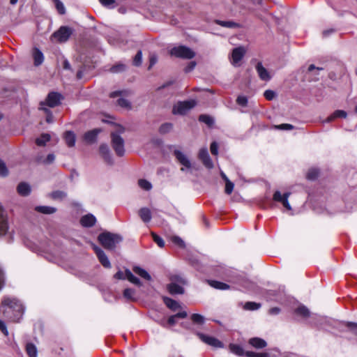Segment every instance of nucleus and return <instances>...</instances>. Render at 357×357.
Instances as JSON below:
<instances>
[{"mask_svg": "<svg viewBox=\"0 0 357 357\" xmlns=\"http://www.w3.org/2000/svg\"><path fill=\"white\" fill-rule=\"evenodd\" d=\"M0 311L6 318L17 322L22 317L24 307L17 298L6 296L1 300Z\"/></svg>", "mask_w": 357, "mask_h": 357, "instance_id": "1", "label": "nucleus"}, {"mask_svg": "<svg viewBox=\"0 0 357 357\" xmlns=\"http://www.w3.org/2000/svg\"><path fill=\"white\" fill-rule=\"evenodd\" d=\"M125 129L121 126H118L115 131L111 132V143L113 149L118 156H123L125 153L124 139L121 137Z\"/></svg>", "mask_w": 357, "mask_h": 357, "instance_id": "2", "label": "nucleus"}, {"mask_svg": "<svg viewBox=\"0 0 357 357\" xmlns=\"http://www.w3.org/2000/svg\"><path fill=\"white\" fill-rule=\"evenodd\" d=\"M98 241L105 249L114 250L122 241V237L119 234L103 232L98 236Z\"/></svg>", "mask_w": 357, "mask_h": 357, "instance_id": "3", "label": "nucleus"}, {"mask_svg": "<svg viewBox=\"0 0 357 357\" xmlns=\"http://www.w3.org/2000/svg\"><path fill=\"white\" fill-rule=\"evenodd\" d=\"M171 56L183 59H190L195 57V53L190 47L184 45L174 47L169 50Z\"/></svg>", "mask_w": 357, "mask_h": 357, "instance_id": "4", "label": "nucleus"}, {"mask_svg": "<svg viewBox=\"0 0 357 357\" xmlns=\"http://www.w3.org/2000/svg\"><path fill=\"white\" fill-rule=\"evenodd\" d=\"M196 105V101L194 100L178 102L173 107L172 112L174 114H185L190 109L193 108Z\"/></svg>", "mask_w": 357, "mask_h": 357, "instance_id": "5", "label": "nucleus"}, {"mask_svg": "<svg viewBox=\"0 0 357 357\" xmlns=\"http://www.w3.org/2000/svg\"><path fill=\"white\" fill-rule=\"evenodd\" d=\"M174 155L176 160L183 166L181 168V171L185 172L186 170H191L192 169V163L184 153L176 149L174 151Z\"/></svg>", "mask_w": 357, "mask_h": 357, "instance_id": "6", "label": "nucleus"}, {"mask_svg": "<svg viewBox=\"0 0 357 357\" xmlns=\"http://www.w3.org/2000/svg\"><path fill=\"white\" fill-rule=\"evenodd\" d=\"M73 33V29L68 26H61L58 31L54 32L52 35V38L60 43L66 42L71 34Z\"/></svg>", "mask_w": 357, "mask_h": 357, "instance_id": "7", "label": "nucleus"}, {"mask_svg": "<svg viewBox=\"0 0 357 357\" xmlns=\"http://www.w3.org/2000/svg\"><path fill=\"white\" fill-rule=\"evenodd\" d=\"M291 195L290 192H285L284 194L282 195L281 192L278 190L275 191L273 194V200L275 202H278L282 203L283 206L288 211L291 210V207L289 203L288 198L289 195Z\"/></svg>", "mask_w": 357, "mask_h": 357, "instance_id": "8", "label": "nucleus"}, {"mask_svg": "<svg viewBox=\"0 0 357 357\" xmlns=\"http://www.w3.org/2000/svg\"><path fill=\"white\" fill-rule=\"evenodd\" d=\"M197 335L202 342L210 346L215 348H221L223 347V344L214 337L206 335L201 333H197Z\"/></svg>", "mask_w": 357, "mask_h": 357, "instance_id": "9", "label": "nucleus"}, {"mask_svg": "<svg viewBox=\"0 0 357 357\" xmlns=\"http://www.w3.org/2000/svg\"><path fill=\"white\" fill-rule=\"evenodd\" d=\"M198 158L208 169H212L213 167V163L209 156L208 149L206 148H202L199 150Z\"/></svg>", "mask_w": 357, "mask_h": 357, "instance_id": "10", "label": "nucleus"}, {"mask_svg": "<svg viewBox=\"0 0 357 357\" xmlns=\"http://www.w3.org/2000/svg\"><path fill=\"white\" fill-rule=\"evenodd\" d=\"M62 96L56 92H51L46 98V105L50 107H54L60 104Z\"/></svg>", "mask_w": 357, "mask_h": 357, "instance_id": "11", "label": "nucleus"}, {"mask_svg": "<svg viewBox=\"0 0 357 357\" xmlns=\"http://www.w3.org/2000/svg\"><path fill=\"white\" fill-rule=\"evenodd\" d=\"M93 250L101 264L105 268H110L111 264L104 251L96 245H93Z\"/></svg>", "mask_w": 357, "mask_h": 357, "instance_id": "12", "label": "nucleus"}, {"mask_svg": "<svg viewBox=\"0 0 357 357\" xmlns=\"http://www.w3.org/2000/svg\"><path fill=\"white\" fill-rule=\"evenodd\" d=\"M187 316H188L187 312L185 311H182V312H178L174 315L170 316L168 318L167 324H165L163 321H161L160 324L163 327H166L167 324H168L169 326H174L176 324V323L177 322V320L178 319H184Z\"/></svg>", "mask_w": 357, "mask_h": 357, "instance_id": "13", "label": "nucleus"}, {"mask_svg": "<svg viewBox=\"0 0 357 357\" xmlns=\"http://www.w3.org/2000/svg\"><path fill=\"white\" fill-rule=\"evenodd\" d=\"M256 70L261 80L267 82L271 79L269 72L263 66L261 62L256 65Z\"/></svg>", "mask_w": 357, "mask_h": 357, "instance_id": "14", "label": "nucleus"}, {"mask_svg": "<svg viewBox=\"0 0 357 357\" xmlns=\"http://www.w3.org/2000/svg\"><path fill=\"white\" fill-rule=\"evenodd\" d=\"M99 151L102 157L105 160V162H107L109 165L113 164V160L110 153V150L107 144H101L99 148Z\"/></svg>", "mask_w": 357, "mask_h": 357, "instance_id": "15", "label": "nucleus"}, {"mask_svg": "<svg viewBox=\"0 0 357 357\" xmlns=\"http://www.w3.org/2000/svg\"><path fill=\"white\" fill-rule=\"evenodd\" d=\"M245 50L243 47H239L234 48L231 53V63L236 65L243 57Z\"/></svg>", "mask_w": 357, "mask_h": 357, "instance_id": "16", "label": "nucleus"}, {"mask_svg": "<svg viewBox=\"0 0 357 357\" xmlns=\"http://www.w3.org/2000/svg\"><path fill=\"white\" fill-rule=\"evenodd\" d=\"M96 222V217L91 214L89 213L84 216H82L80 219V224L84 227H91Z\"/></svg>", "mask_w": 357, "mask_h": 357, "instance_id": "17", "label": "nucleus"}, {"mask_svg": "<svg viewBox=\"0 0 357 357\" xmlns=\"http://www.w3.org/2000/svg\"><path fill=\"white\" fill-rule=\"evenodd\" d=\"M101 132L99 128H95L86 132L84 134V139L87 143H93L96 142L98 135Z\"/></svg>", "mask_w": 357, "mask_h": 357, "instance_id": "18", "label": "nucleus"}, {"mask_svg": "<svg viewBox=\"0 0 357 357\" xmlns=\"http://www.w3.org/2000/svg\"><path fill=\"white\" fill-rule=\"evenodd\" d=\"M138 215L144 223H148L151 220V210L146 207L140 208L138 211Z\"/></svg>", "mask_w": 357, "mask_h": 357, "instance_id": "19", "label": "nucleus"}, {"mask_svg": "<svg viewBox=\"0 0 357 357\" xmlns=\"http://www.w3.org/2000/svg\"><path fill=\"white\" fill-rule=\"evenodd\" d=\"M167 289L171 294H183L184 293L183 287L176 282H171L167 285Z\"/></svg>", "mask_w": 357, "mask_h": 357, "instance_id": "20", "label": "nucleus"}, {"mask_svg": "<svg viewBox=\"0 0 357 357\" xmlns=\"http://www.w3.org/2000/svg\"><path fill=\"white\" fill-rule=\"evenodd\" d=\"M347 116V114L344 110H335L332 114H331L324 121V123H330L337 118L345 119Z\"/></svg>", "mask_w": 357, "mask_h": 357, "instance_id": "21", "label": "nucleus"}, {"mask_svg": "<svg viewBox=\"0 0 357 357\" xmlns=\"http://www.w3.org/2000/svg\"><path fill=\"white\" fill-rule=\"evenodd\" d=\"M215 23L221 26L229 29H239L241 27V25L240 24L233 21H222L220 20H215Z\"/></svg>", "mask_w": 357, "mask_h": 357, "instance_id": "22", "label": "nucleus"}, {"mask_svg": "<svg viewBox=\"0 0 357 357\" xmlns=\"http://www.w3.org/2000/svg\"><path fill=\"white\" fill-rule=\"evenodd\" d=\"M249 344L257 349H262L266 347V342L259 337H252L249 340Z\"/></svg>", "mask_w": 357, "mask_h": 357, "instance_id": "23", "label": "nucleus"}, {"mask_svg": "<svg viewBox=\"0 0 357 357\" xmlns=\"http://www.w3.org/2000/svg\"><path fill=\"white\" fill-rule=\"evenodd\" d=\"M17 192L22 196H27L31 192L30 185L28 183H24V182L20 183L17 185Z\"/></svg>", "mask_w": 357, "mask_h": 357, "instance_id": "24", "label": "nucleus"}, {"mask_svg": "<svg viewBox=\"0 0 357 357\" xmlns=\"http://www.w3.org/2000/svg\"><path fill=\"white\" fill-rule=\"evenodd\" d=\"M163 301L165 304L167 305V307L172 310V311H176L181 307L180 304L177 301L170 298L164 297Z\"/></svg>", "mask_w": 357, "mask_h": 357, "instance_id": "25", "label": "nucleus"}, {"mask_svg": "<svg viewBox=\"0 0 357 357\" xmlns=\"http://www.w3.org/2000/svg\"><path fill=\"white\" fill-rule=\"evenodd\" d=\"M207 282L211 287L219 290H227L230 287L229 285L222 282L216 280H208Z\"/></svg>", "mask_w": 357, "mask_h": 357, "instance_id": "26", "label": "nucleus"}, {"mask_svg": "<svg viewBox=\"0 0 357 357\" xmlns=\"http://www.w3.org/2000/svg\"><path fill=\"white\" fill-rule=\"evenodd\" d=\"M64 139L69 147H73L75 144V135L72 131H66L64 133Z\"/></svg>", "mask_w": 357, "mask_h": 357, "instance_id": "27", "label": "nucleus"}, {"mask_svg": "<svg viewBox=\"0 0 357 357\" xmlns=\"http://www.w3.org/2000/svg\"><path fill=\"white\" fill-rule=\"evenodd\" d=\"M33 56L34 60V65L38 66L42 64L44 61L43 54L38 48H35L33 52Z\"/></svg>", "mask_w": 357, "mask_h": 357, "instance_id": "28", "label": "nucleus"}, {"mask_svg": "<svg viewBox=\"0 0 357 357\" xmlns=\"http://www.w3.org/2000/svg\"><path fill=\"white\" fill-rule=\"evenodd\" d=\"M125 275L126 278L132 284L141 287L142 285V283L141 282L140 280L135 276L132 272L129 269H126L125 271Z\"/></svg>", "mask_w": 357, "mask_h": 357, "instance_id": "29", "label": "nucleus"}, {"mask_svg": "<svg viewBox=\"0 0 357 357\" xmlns=\"http://www.w3.org/2000/svg\"><path fill=\"white\" fill-rule=\"evenodd\" d=\"M132 271L135 272V273L148 281L151 280V277L149 273L146 270L140 268L139 266H134Z\"/></svg>", "mask_w": 357, "mask_h": 357, "instance_id": "30", "label": "nucleus"}, {"mask_svg": "<svg viewBox=\"0 0 357 357\" xmlns=\"http://www.w3.org/2000/svg\"><path fill=\"white\" fill-rule=\"evenodd\" d=\"M294 312L297 315L301 316L303 318H307L310 315V312L308 308L303 305L296 308Z\"/></svg>", "mask_w": 357, "mask_h": 357, "instance_id": "31", "label": "nucleus"}, {"mask_svg": "<svg viewBox=\"0 0 357 357\" xmlns=\"http://www.w3.org/2000/svg\"><path fill=\"white\" fill-rule=\"evenodd\" d=\"M229 349L233 354L238 356H243L244 355L245 356L246 352L244 351L243 347L240 345L231 344L229 345Z\"/></svg>", "mask_w": 357, "mask_h": 357, "instance_id": "32", "label": "nucleus"}, {"mask_svg": "<svg viewBox=\"0 0 357 357\" xmlns=\"http://www.w3.org/2000/svg\"><path fill=\"white\" fill-rule=\"evenodd\" d=\"M36 211L44 214H52L56 211V208L52 206H36Z\"/></svg>", "mask_w": 357, "mask_h": 357, "instance_id": "33", "label": "nucleus"}, {"mask_svg": "<svg viewBox=\"0 0 357 357\" xmlns=\"http://www.w3.org/2000/svg\"><path fill=\"white\" fill-rule=\"evenodd\" d=\"M50 197L54 200L61 201L67 197V193L61 190H56L50 195Z\"/></svg>", "mask_w": 357, "mask_h": 357, "instance_id": "34", "label": "nucleus"}, {"mask_svg": "<svg viewBox=\"0 0 357 357\" xmlns=\"http://www.w3.org/2000/svg\"><path fill=\"white\" fill-rule=\"evenodd\" d=\"M50 138L51 137L49 134L44 133L36 139V143L38 146H45L50 140Z\"/></svg>", "mask_w": 357, "mask_h": 357, "instance_id": "35", "label": "nucleus"}, {"mask_svg": "<svg viewBox=\"0 0 357 357\" xmlns=\"http://www.w3.org/2000/svg\"><path fill=\"white\" fill-rule=\"evenodd\" d=\"M26 350L29 357H37V349L33 343H28Z\"/></svg>", "mask_w": 357, "mask_h": 357, "instance_id": "36", "label": "nucleus"}, {"mask_svg": "<svg viewBox=\"0 0 357 357\" xmlns=\"http://www.w3.org/2000/svg\"><path fill=\"white\" fill-rule=\"evenodd\" d=\"M135 291L130 288H127L123 291V297L128 301H135Z\"/></svg>", "mask_w": 357, "mask_h": 357, "instance_id": "37", "label": "nucleus"}, {"mask_svg": "<svg viewBox=\"0 0 357 357\" xmlns=\"http://www.w3.org/2000/svg\"><path fill=\"white\" fill-rule=\"evenodd\" d=\"M54 3L55 8L60 15H64L66 13V8L63 3L60 0H52Z\"/></svg>", "mask_w": 357, "mask_h": 357, "instance_id": "38", "label": "nucleus"}, {"mask_svg": "<svg viewBox=\"0 0 357 357\" xmlns=\"http://www.w3.org/2000/svg\"><path fill=\"white\" fill-rule=\"evenodd\" d=\"M319 174V171L318 169L311 168L309 169V171L307 174V178L308 180H311V181L315 180L318 177Z\"/></svg>", "mask_w": 357, "mask_h": 357, "instance_id": "39", "label": "nucleus"}, {"mask_svg": "<svg viewBox=\"0 0 357 357\" xmlns=\"http://www.w3.org/2000/svg\"><path fill=\"white\" fill-rule=\"evenodd\" d=\"M261 307L260 303H257L255 302H246L244 305V309L246 310H256L259 309Z\"/></svg>", "mask_w": 357, "mask_h": 357, "instance_id": "40", "label": "nucleus"}, {"mask_svg": "<svg viewBox=\"0 0 357 357\" xmlns=\"http://www.w3.org/2000/svg\"><path fill=\"white\" fill-rule=\"evenodd\" d=\"M191 320L194 324L202 325L204 323V317L199 314H192Z\"/></svg>", "mask_w": 357, "mask_h": 357, "instance_id": "41", "label": "nucleus"}, {"mask_svg": "<svg viewBox=\"0 0 357 357\" xmlns=\"http://www.w3.org/2000/svg\"><path fill=\"white\" fill-rule=\"evenodd\" d=\"M138 185L142 189L145 190H150L152 188L151 183L145 179H139Z\"/></svg>", "mask_w": 357, "mask_h": 357, "instance_id": "42", "label": "nucleus"}, {"mask_svg": "<svg viewBox=\"0 0 357 357\" xmlns=\"http://www.w3.org/2000/svg\"><path fill=\"white\" fill-rule=\"evenodd\" d=\"M199 120L208 126H211L214 123L213 118L206 114L200 115L199 117Z\"/></svg>", "mask_w": 357, "mask_h": 357, "instance_id": "43", "label": "nucleus"}, {"mask_svg": "<svg viewBox=\"0 0 357 357\" xmlns=\"http://www.w3.org/2000/svg\"><path fill=\"white\" fill-rule=\"evenodd\" d=\"M173 125L171 123H165L160 126L159 132L162 134H165L172 130Z\"/></svg>", "mask_w": 357, "mask_h": 357, "instance_id": "44", "label": "nucleus"}, {"mask_svg": "<svg viewBox=\"0 0 357 357\" xmlns=\"http://www.w3.org/2000/svg\"><path fill=\"white\" fill-rule=\"evenodd\" d=\"M126 68V65L123 63H118L111 67L110 71L113 73H118L124 71Z\"/></svg>", "mask_w": 357, "mask_h": 357, "instance_id": "45", "label": "nucleus"}, {"mask_svg": "<svg viewBox=\"0 0 357 357\" xmlns=\"http://www.w3.org/2000/svg\"><path fill=\"white\" fill-rule=\"evenodd\" d=\"M151 236L153 237V241L160 247V248H163L165 246V241H163V239L159 236L158 235H157L154 232H151Z\"/></svg>", "mask_w": 357, "mask_h": 357, "instance_id": "46", "label": "nucleus"}, {"mask_svg": "<svg viewBox=\"0 0 357 357\" xmlns=\"http://www.w3.org/2000/svg\"><path fill=\"white\" fill-rule=\"evenodd\" d=\"M142 62V53L141 50H139L133 59V65L135 66H141Z\"/></svg>", "mask_w": 357, "mask_h": 357, "instance_id": "47", "label": "nucleus"}, {"mask_svg": "<svg viewBox=\"0 0 357 357\" xmlns=\"http://www.w3.org/2000/svg\"><path fill=\"white\" fill-rule=\"evenodd\" d=\"M170 280H171V282H176V284H183V285L186 284L185 280L180 275H172V276H171Z\"/></svg>", "mask_w": 357, "mask_h": 357, "instance_id": "48", "label": "nucleus"}, {"mask_svg": "<svg viewBox=\"0 0 357 357\" xmlns=\"http://www.w3.org/2000/svg\"><path fill=\"white\" fill-rule=\"evenodd\" d=\"M245 356L247 357H269L268 353H255L253 351H246Z\"/></svg>", "mask_w": 357, "mask_h": 357, "instance_id": "49", "label": "nucleus"}, {"mask_svg": "<svg viewBox=\"0 0 357 357\" xmlns=\"http://www.w3.org/2000/svg\"><path fill=\"white\" fill-rule=\"evenodd\" d=\"M117 104L119 106H120L122 108H126V109L130 108V102L128 100H127L126 99H124L122 98H120L118 99Z\"/></svg>", "mask_w": 357, "mask_h": 357, "instance_id": "50", "label": "nucleus"}, {"mask_svg": "<svg viewBox=\"0 0 357 357\" xmlns=\"http://www.w3.org/2000/svg\"><path fill=\"white\" fill-rule=\"evenodd\" d=\"M236 102L238 105H239L242 107H245V106H247V104H248V98L246 96H238V98L236 99Z\"/></svg>", "mask_w": 357, "mask_h": 357, "instance_id": "51", "label": "nucleus"}, {"mask_svg": "<svg viewBox=\"0 0 357 357\" xmlns=\"http://www.w3.org/2000/svg\"><path fill=\"white\" fill-rule=\"evenodd\" d=\"M8 174V169L6 164L0 159V176H5Z\"/></svg>", "mask_w": 357, "mask_h": 357, "instance_id": "52", "label": "nucleus"}, {"mask_svg": "<svg viewBox=\"0 0 357 357\" xmlns=\"http://www.w3.org/2000/svg\"><path fill=\"white\" fill-rule=\"evenodd\" d=\"M346 326L350 331H351L354 335H357V324L348 322Z\"/></svg>", "mask_w": 357, "mask_h": 357, "instance_id": "53", "label": "nucleus"}, {"mask_svg": "<svg viewBox=\"0 0 357 357\" xmlns=\"http://www.w3.org/2000/svg\"><path fill=\"white\" fill-rule=\"evenodd\" d=\"M172 241L174 244L178 245L181 248H183L185 246V243H184L183 241L178 236H173L172 238Z\"/></svg>", "mask_w": 357, "mask_h": 357, "instance_id": "54", "label": "nucleus"}, {"mask_svg": "<svg viewBox=\"0 0 357 357\" xmlns=\"http://www.w3.org/2000/svg\"><path fill=\"white\" fill-rule=\"evenodd\" d=\"M225 183V193L229 195L232 192L234 185L230 181H227V182Z\"/></svg>", "mask_w": 357, "mask_h": 357, "instance_id": "55", "label": "nucleus"}, {"mask_svg": "<svg viewBox=\"0 0 357 357\" xmlns=\"http://www.w3.org/2000/svg\"><path fill=\"white\" fill-rule=\"evenodd\" d=\"M275 128L278 130H289L294 128V126L291 124L289 123H282L278 126H275Z\"/></svg>", "mask_w": 357, "mask_h": 357, "instance_id": "56", "label": "nucleus"}, {"mask_svg": "<svg viewBox=\"0 0 357 357\" xmlns=\"http://www.w3.org/2000/svg\"><path fill=\"white\" fill-rule=\"evenodd\" d=\"M264 97L268 100H273L275 96V93L272 90H266L265 91L264 93Z\"/></svg>", "mask_w": 357, "mask_h": 357, "instance_id": "57", "label": "nucleus"}, {"mask_svg": "<svg viewBox=\"0 0 357 357\" xmlns=\"http://www.w3.org/2000/svg\"><path fill=\"white\" fill-rule=\"evenodd\" d=\"M211 152L213 155H217L218 153V145L215 142H213L211 144Z\"/></svg>", "mask_w": 357, "mask_h": 357, "instance_id": "58", "label": "nucleus"}, {"mask_svg": "<svg viewBox=\"0 0 357 357\" xmlns=\"http://www.w3.org/2000/svg\"><path fill=\"white\" fill-rule=\"evenodd\" d=\"M41 109H43L47 114L46 121L47 123H52L53 121V115L51 113V112L47 108H41Z\"/></svg>", "mask_w": 357, "mask_h": 357, "instance_id": "59", "label": "nucleus"}, {"mask_svg": "<svg viewBox=\"0 0 357 357\" xmlns=\"http://www.w3.org/2000/svg\"><path fill=\"white\" fill-rule=\"evenodd\" d=\"M158 61L157 56L151 54L149 57V69H151Z\"/></svg>", "mask_w": 357, "mask_h": 357, "instance_id": "60", "label": "nucleus"}, {"mask_svg": "<svg viewBox=\"0 0 357 357\" xmlns=\"http://www.w3.org/2000/svg\"><path fill=\"white\" fill-rule=\"evenodd\" d=\"M197 63L195 61H190L188 65L185 68V73H189L192 71L196 66Z\"/></svg>", "mask_w": 357, "mask_h": 357, "instance_id": "61", "label": "nucleus"}, {"mask_svg": "<svg viewBox=\"0 0 357 357\" xmlns=\"http://www.w3.org/2000/svg\"><path fill=\"white\" fill-rule=\"evenodd\" d=\"M0 330L2 331V333L5 335H8V331L7 330V328H6V326L5 324V323L1 321L0 319Z\"/></svg>", "mask_w": 357, "mask_h": 357, "instance_id": "62", "label": "nucleus"}, {"mask_svg": "<svg viewBox=\"0 0 357 357\" xmlns=\"http://www.w3.org/2000/svg\"><path fill=\"white\" fill-rule=\"evenodd\" d=\"M280 312V309L278 307H274L268 310V314L271 315H277Z\"/></svg>", "mask_w": 357, "mask_h": 357, "instance_id": "63", "label": "nucleus"}, {"mask_svg": "<svg viewBox=\"0 0 357 357\" xmlns=\"http://www.w3.org/2000/svg\"><path fill=\"white\" fill-rule=\"evenodd\" d=\"M54 159H55L54 155L52 153H50L47 155V156L45 160V162L47 164L52 163L54 160Z\"/></svg>", "mask_w": 357, "mask_h": 357, "instance_id": "64", "label": "nucleus"}]
</instances>
